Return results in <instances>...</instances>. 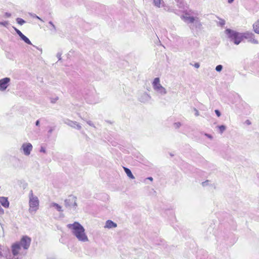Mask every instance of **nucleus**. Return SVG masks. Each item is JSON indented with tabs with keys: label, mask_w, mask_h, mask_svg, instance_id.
<instances>
[{
	"label": "nucleus",
	"mask_w": 259,
	"mask_h": 259,
	"mask_svg": "<svg viewBox=\"0 0 259 259\" xmlns=\"http://www.w3.org/2000/svg\"><path fill=\"white\" fill-rule=\"evenodd\" d=\"M67 227L79 241L81 242L89 241V238L85 233L84 228L78 222H75L73 224H69L67 225Z\"/></svg>",
	"instance_id": "nucleus-1"
},
{
	"label": "nucleus",
	"mask_w": 259,
	"mask_h": 259,
	"mask_svg": "<svg viewBox=\"0 0 259 259\" xmlns=\"http://www.w3.org/2000/svg\"><path fill=\"white\" fill-rule=\"evenodd\" d=\"M29 212L34 214L38 209L39 201L38 197L34 195L32 190H30L29 195Z\"/></svg>",
	"instance_id": "nucleus-2"
},
{
	"label": "nucleus",
	"mask_w": 259,
	"mask_h": 259,
	"mask_svg": "<svg viewBox=\"0 0 259 259\" xmlns=\"http://www.w3.org/2000/svg\"><path fill=\"white\" fill-rule=\"evenodd\" d=\"M152 86L156 94L160 97L164 96L167 93V90L161 84L159 77H155L153 79Z\"/></svg>",
	"instance_id": "nucleus-3"
},
{
	"label": "nucleus",
	"mask_w": 259,
	"mask_h": 259,
	"mask_svg": "<svg viewBox=\"0 0 259 259\" xmlns=\"http://www.w3.org/2000/svg\"><path fill=\"white\" fill-rule=\"evenodd\" d=\"M225 33L236 45H239L243 39V33H240L229 28L225 30Z\"/></svg>",
	"instance_id": "nucleus-4"
},
{
	"label": "nucleus",
	"mask_w": 259,
	"mask_h": 259,
	"mask_svg": "<svg viewBox=\"0 0 259 259\" xmlns=\"http://www.w3.org/2000/svg\"><path fill=\"white\" fill-rule=\"evenodd\" d=\"M181 18L186 23H194V26L196 28H200L202 26L198 17L189 16L188 13H186L185 15H182Z\"/></svg>",
	"instance_id": "nucleus-5"
},
{
	"label": "nucleus",
	"mask_w": 259,
	"mask_h": 259,
	"mask_svg": "<svg viewBox=\"0 0 259 259\" xmlns=\"http://www.w3.org/2000/svg\"><path fill=\"white\" fill-rule=\"evenodd\" d=\"M26 251L18 243H15L12 245V252L14 256H24L27 253Z\"/></svg>",
	"instance_id": "nucleus-6"
},
{
	"label": "nucleus",
	"mask_w": 259,
	"mask_h": 259,
	"mask_svg": "<svg viewBox=\"0 0 259 259\" xmlns=\"http://www.w3.org/2000/svg\"><path fill=\"white\" fill-rule=\"evenodd\" d=\"M33 149L32 145L29 142H25L22 144L20 148V151L25 156H28Z\"/></svg>",
	"instance_id": "nucleus-7"
},
{
	"label": "nucleus",
	"mask_w": 259,
	"mask_h": 259,
	"mask_svg": "<svg viewBox=\"0 0 259 259\" xmlns=\"http://www.w3.org/2000/svg\"><path fill=\"white\" fill-rule=\"evenodd\" d=\"M31 241V240L30 237L27 236H24L22 237L19 242L16 243L19 244L22 247L27 250L30 246Z\"/></svg>",
	"instance_id": "nucleus-8"
},
{
	"label": "nucleus",
	"mask_w": 259,
	"mask_h": 259,
	"mask_svg": "<svg viewBox=\"0 0 259 259\" xmlns=\"http://www.w3.org/2000/svg\"><path fill=\"white\" fill-rule=\"evenodd\" d=\"M84 99L87 103L91 104H96L98 103L99 100L98 96L94 93L86 95L84 97Z\"/></svg>",
	"instance_id": "nucleus-9"
},
{
	"label": "nucleus",
	"mask_w": 259,
	"mask_h": 259,
	"mask_svg": "<svg viewBox=\"0 0 259 259\" xmlns=\"http://www.w3.org/2000/svg\"><path fill=\"white\" fill-rule=\"evenodd\" d=\"M65 206L67 207H74L77 206L76 198L73 196H70L65 200Z\"/></svg>",
	"instance_id": "nucleus-10"
},
{
	"label": "nucleus",
	"mask_w": 259,
	"mask_h": 259,
	"mask_svg": "<svg viewBox=\"0 0 259 259\" xmlns=\"http://www.w3.org/2000/svg\"><path fill=\"white\" fill-rule=\"evenodd\" d=\"M243 38L248 39V41L253 44H257L258 41L255 38L254 34L249 31L243 33Z\"/></svg>",
	"instance_id": "nucleus-11"
},
{
	"label": "nucleus",
	"mask_w": 259,
	"mask_h": 259,
	"mask_svg": "<svg viewBox=\"0 0 259 259\" xmlns=\"http://www.w3.org/2000/svg\"><path fill=\"white\" fill-rule=\"evenodd\" d=\"M10 81V78L9 77H5L0 79V90L2 91L6 90L8 87Z\"/></svg>",
	"instance_id": "nucleus-12"
},
{
	"label": "nucleus",
	"mask_w": 259,
	"mask_h": 259,
	"mask_svg": "<svg viewBox=\"0 0 259 259\" xmlns=\"http://www.w3.org/2000/svg\"><path fill=\"white\" fill-rule=\"evenodd\" d=\"M65 123L69 126L78 130H80L81 128V125L76 121L68 120L67 121H65Z\"/></svg>",
	"instance_id": "nucleus-13"
},
{
	"label": "nucleus",
	"mask_w": 259,
	"mask_h": 259,
	"mask_svg": "<svg viewBox=\"0 0 259 259\" xmlns=\"http://www.w3.org/2000/svg\"><path fill=\"white\" fill-rule=\"evenodd\" d=\"M117 224L113 222L112 221L108 220L105 222L104 228L112 229L117 227Z\"/></svg>",
	"instance_id": "nucleus-14"
},
{
	"label": "nucleus",
	"mask_w": 259,
	"mask_h": 259,
	"mask_svg": "<svg viewBox=\"0 0 259 259\" xmlns=\"http://www.w3.org/2000/svg\"><path fill=\"white\" fill-rule=\"evenodd\" d=\"M0 204L5 208H8L10 204L8 198L3 196H0Z\"/></svg>",
	"instance_id": "nucleus-15"
},
{
	"label": "nucleus",
	"mask_w": 259,
	"mask_h": 259,
	"mask_svg": "<svg viewBox=\"0 0 259 259\" xmlns=\"http://www.w3.org/2000/svg\"><path fill=\"white\" fill-rule=\"evenodd\" d=\"M151 96L147 93H144L140 97L139 100L141 102L145 103L150 100Z\"/></svg>",
	"instance_id": "nucleus-16"
},
{
	"label": "nucleus",
	"mask_w": 259,
	"mask_h": 259,
	"mask_svg": "<svg viewBox=\"0 0 259 259\" xmlns=\"http://www.w3.org/2000/svg\"><path fill=\"white\" fill-rule=\"evenodd\" d=\"M153 4L154 6L159 8L164 5V3L163 0H153Z\"/></svg>",
	"instance_id": "nucleus-17"
},
{
	"label": "nucleus",
	"mask_w": 259,
	"mask_h": 259,
	"mask_svg": "<svg viewBox=\"0 0 259 259\" xmlns=\"http://www.w3.org/2000/svg\"><path fill=\"white\" fill-rule=\"evenodd\" d=\"M50 207H54L57 210H58L59 212L63 211L62 206L56 203L53 202V203H51Z\"/></svg>",
	"instance_id": "nucleus-18"
},
{
	"label": "nucleus",
	"mask_w": 259,
	"mask_h": 259,
	"mask_svg": "<svg viewBox=\"0 0 259 259\" xmlns=\"http://www.w3.org/2000/svg\"><path fill=\"white\" fill-rule=\"evenodd\" d=\"M253 28L256 33L259 34V20L253 24Z\"/></svg>",
	"instance_id": "nucleus-19"
},
{
	"label": "nucleus",
	"mask_w": 259,
	"mask_h": 259,
	"mask_svg": "<svg viewBox=\"0 0 259 259\" xmlns=\"http://www.w3.org/2000/svg\"><path fill=\"white\" fill-rule=\"evenodd\" d=\"M124 170L127 176L131 179H135V177L134 175H133L131 170L126 167H124Z\"/></svg>",
	"instance_id": "nucleus-20"
},
{
	"label": "nucleus",
	"mask_w": 259,
	"mask_h": 259,
	"mask_svg": "<svg viewBox=\"0 0 259 259\" xmlns=\"http://www.w3.org/2000/svg\"><path fill=\"white\" fill-rule=\"evenodd\" d=\"M175 1L177 3L178 6L180 8H184L185 7V3L184 0H175Z\"/></svg>",
	"instance_id": "nucleus-21"
},
{
	"label": "nucleus",
	"mask_w": 259,
	"mask_h": 259,
	"mask_svg": "<svg viewBox=\"0 0 259 259\" xmlns=\"http://www.w3.org/2000/svg\"><path fill=\"white\" fill-rule=\"evenodd\" d=\"M21 39L23 40L25 43L28 44V45H32L30 40L28 38H27L25 35L23 34L21 37Z\"/></svg>",
	"instance_id": "nucleus-22"
},
{
	"label": "nucleus",
	"mask_w": 259,
	"mask_h": 259,
	"mask_svg": "<svg viewBox=\"0 0 259 259\" xmlns=\"http://www.w3.org/2000/svg\"><path fill=\"white\" fill-rule=\"evenodd\" d=\"M217 127L219 130L220 133L221 134L226 130V126L224 125H219Z\"/></svg>",
	"instance_id": "nucleus-23"
},
{
	"label": "nucleus",
	"mask_w": 259,
	"mask_h": 259,
	"mask_svg": "<svg viewBox=\"0 0 259 259\" xmlns=\"http://www.w3.org/2000/svg\"><path fill=\"white\" fill-rule=\"evenodd\" d=\"M16 21L20 25H22L25 23V21L23 19L20 18H17Z\"/></svg>",
	"instance_id": "nucleus-24"
},
{
	"label": "nucleus",
	"mask_w": 259,
	"mask_h": 259,
	"mask_svg": "<svg viewBox=\"0 0 259 259\" xmlns=\"http://www.w3.org/2000/svg\"><path fill=\"white\" fill-rule=\"evenodd\" d=\"M219 20L220 21L218 23L219 25L223 26L225 24V21L224 19L219 18Z\"/></svg>",
	"instance_id": "nucleus-25"
},
{
	"label": "nucleus",
	"mask_w": 259,
	"mask_h": 259,
	"mask_svg": "<svg viewBox=\"0 0 259 259\" xmlns=\"http://www.w3.org/2000/svg\"><path fill=\"white\" fill-rule=\"evenodd\" d=\"M49 129L48 132V136H50L51 135L52 132L54 131L55 127H49Z\"/></svg>",
	"instance_id": "nucleus-26"
},
{
	"label": "nucleus",
	"mask_w": 259,
	"mask_h": 259,
	"mask_svg": "<svg viewBox=\"0 0 259 259\" xmlns=\"http://www.w3.org/2000/svg\"><path fill=\"white\" fill-rule=\"evenodd\" d=\"M223 69V66L222 65H218L215 67V70L218 72H220Z\"/></svg>",
	"instance_id": "nucleus-27"
},
{
	"label": "nucleus",
	"mask_w": 259,
	"mask_h": 259,
	"mask_svg": "<svg viewBox=\"0 0 259 259\" xmlns=\"http://www.w3.org/2000/svg\"><path fill=\"white\" fill-rule=\"evenodd\" d=\"M14 30L18 34V35L20 36V37L23 34L19 29L17 28L14 27Z\"/></svg>",
	"instance_id": "nucleus-28"
},
{
	"label": "nucleus",
	"mask_w": 259,
	"mask_h": 259,
	"mask_svg": "<svg viewBox=\"0 0 259 259\" xmlns=\"http://www.w3.org/2000/svg\"><path fill=\"white\" fill-rule=\"evenodd\" d=\"M49 24H50L51 25V27H53L54 32H56V26H55V25L53 24V23L52 21H50L49 22Z\"/></svg>",
	"instance_id": "nucleus-29"
},
{
	"label": "nucleus",
	"mask_w": 259,
	"mask_h": 259,
	"mask_svg": "<svg viewBox=\"0 0 259 259\" xmlns=\"http://www.w3.org/2000/svg\"><path fill=\"white\" fill-rule=\"evenodd\" d=\"M62 54V52L57 53V54L56 55V57L58 58L59 60H61Z\"/></svg>",
	"instance_id": "nucleus-30"
},
{
	"label": "nucleus",
	"mask_w": 259,
	"mask_h": 259,
	"mask_svg": "<svg viewBox=\"0 0 259 259\" xmlns=\"http://www.w3.org/2000/svg\"><path fill=\"white\" fill-rule=\"evenodd\" d=\"M2 249L1 246L0 245V259H4L5 257L2 252Z\"/></svg>",
	"instance_id": "nucleus-31"
},
{
	"label": "nucleus",
	"mask_w": 259,
	"mask_h": 259,
	"mask_svg": "<svg viewBox=\"0 0 259 259\" xmlns=\"http://www.w3.org/2000/svg\"><path fill=\"white\" fill-rule=\"evenodd\" d=\"M40 152H42V153H46V148L42 146H41L40 147V150H39Z\"/></svg>",
	"instance_id": "nucleus-32"
},
{
	"label": "nucleus",
	"mask_w": 259,
	"mask_h": 259,
	"mask_svg": "<svg viewBox=\"0 0 259 259\" xmlns=\"http://www.w3.org/2000/svg\"><path fill=\"white\" fill-rule=\"evenodd\" d=\"M174 125L176 128H179L181 125V124L180 122H176L174 124Z\"/></svg>",
	"instance_id": "nucleus-33"
},
{
	"label": "nucleus",
	"mask_w": 259,
	"mask_h": 259,
	"mask_svg": "<svg viewBox=\"0 0 259 259\" xmlns=\"http://www.w3.org/2000/svg\"><path fill=\"white\" fill-rule=\"evenodd\" d=\"M215 113L218 117H220L221 115V112L219 110H215Z\"/></svg>",
	"instance_id": "nucleus-34"
},
{
	"label": "nucleus",
	"mask_w": 259,
	"mask_h": 259,
	"mask_svg": "<svg viewBox=\"0 0 259 259\" xmlns=\"http://www.w3.org/2000/svg\"><path fill=\"white\" fill-rule=\"evenodd\" d=\"M33 18H36V19H37L39 20L40 21H41L43 22V20H42L40 18H39L38 16H37V15H36L35 14H34V15H33Z\"/></svg>",
	"instance_id": "nucleus-35"
},
{
	"label": "nucleus",
	"mask_w": 259,
	"mask_h": 259,
	"mask_svg": "<svg viewBox=\"0 0 259 259\" xmlns=\"http://www.w3.org/2000/svg\"><path fill=\"white\" fill-rule=\"evenodd\" d=\"M7 24H8V22H7V21L0 22V25L6 26Z\"/></svg>",
	"instance_id": "nucleus-36"
},
{
	"label": "nucleus",
	"mask_w": 259,
	"mask_h": 259,
	"mask_svg": "<svg viewBox=\"0 0 259 259\" xmlns=\"http://www.w3.org/2000/svg\"><path fill=\"white\" fill-rule=\"evenodd\" d=\"M87 122L90 126L95 127L94 124H93V123L91 121H87Z\"/></svg>",
	"instance_id": "nucleus-37"
},
{
	"label": "nucleus",
	"mask_w": 259,
	"mask_h": 259,
	"mask_svg": "<svg viewBox=\"0 0 259 259\" xmlns=\"http://www.w3.org/2000/svg\"><path fill=\"white\" fill-rule=\"evenodd\" d=\"M208 183V181H206L202 182V185L204 187V186H206L207 185Z\"/></svg>",
	"instance_id": "nucleus-38"
},
{
	"label": "nucleus",
	"mask_w": 259,
	"mask_h": 259,
	"mask_svg": "<svg viewBox=\"0 0 259 259\" xmlns=\"http://www.w3.org/2000/svg\"><path fill=\"white\" fill-rule=\"evenodd\" d=\"M205 136L210 139H211L212 138V137L211 136V135H210L209 134H205Z\"/></svg>",
	"instance_id": "nucleus-39"
},
{
	"label": "nucleus",
	"mask_w": 259,
	"mask_h": 259,
	"mask_svg": "<svg viewBox=\"0 0 259 259\" xmlns=\"http://www.w3.org/2000/svg\"><path fill=\"white\" fill-rule=\"evenodd\" d=\"M194 67H195V68H198L199 67V66H200V65H199V63H195V64H194Z\"/></svg>",
	"instance_id": "nucleus-40"
},
{
	"label": "nucleus",
	"mask_w": 259,
	"mask_h": 259,
	"mask_svg": "<svg viewBox=\"0 0 259 259\" xmlns=\"http://www.w3.org/2000/svg\"><path fill=\"white\" fill-rule=\"evenodd\" d=\"M194 110H195V115L196 116H198L199 115V112H198V111L197 109H195Z\"/></svg>",
	"instance_id": "nucleus-41"
},
{
	"label": "nucleus",
	"mask_w": 259,
	"mask_h": 259,
	"mask_svg": "<svg viewBox=\"0 0 259 259\" xmlns=\"http://www.w3.org/2000/svg\"><path fill=\"white\" fill-rule=\"evenodd\" d=\"M11 14L10 13H5V16L7 17H10L11 16Z\"/></svg>",
	"instance_id": "nucleus-42"
},
{
	"label": "nucleus",
	"mask_w": 259,
	"mask_h": 259,
	"mask_svg": "<svg viewBox=\"0 0 259 259\" xmlns=\"http://www.w3.org/2000/svg\"><path fill=\"white\" fill-rule=\"evenodd\" d=\"M35 125L36 126H38L39 125V120H37L36 121Z\"/></svg>",
	"instance_id": "nucleus-43"
},
{
	"label": "nucleus",
	"mask_w": 259,
	"mask_h": 259,
	"mask_svg": "<svg viewBox=\"0 0 259 259\" xmlns=\"http://www.w3.org/2000/svg\"><path fill=\"white\" fill-rule=\"evenodd\" d=\"M13 166L16 168H20L21 167V166H19L18 165H16V164H14Z\"/></svg>",
	"instance_id": "nucleus-44"
},
{
	"label": "nucleus",
	"mask_w": 259,
	"mask_h": 259,
	"mask_svg": "<svg viewBox=\"0 0 259 259\" xmlns=\"http://www.w3.org/2000/svg\"><path fill=\"white\" fill-rule=\"evenodd\" d=\"M146 179H147V180H150V181H153V178H152V177H148V178H147Z\"/></svg>",
	"instance_id": "nucleus-45"
},
{
	"label": "nucleus",
	"mask_w": 259,
	"mask_h": 259,
	"mask_svg": "<svg viewBox=\"0 0 259 259\" xmlns=\"http://www.w3.org/2000/svg\"><path fill=\"white\" fill-rule=\"evenodd\" d=\"M234 1V0H228V2L229 4H231V3H232Z\"/></svg>",
	"instance_id": "nucleus-46"
},
{
	"label": "nucleus",
	"mask_w": 259,
	"mask_h": 259,
	"mask_svg": "<svg viewBox=\"0 0 259 259\" xmlns=\"http://www.w3.org/2000/svg\"><path fill=\"white\" fill-rule=\"evenodd\" d=\"M50 30H51V31L54 32L53 27H51V28H50Z\"/></svg>",
	"instance_id": "nucleus-47"
},
{
	"label": "nucleus",
	"mask_w": 259,
	"mask_h": 259,
	"mask_svg": "<svg viewBox=\"0 0 259 259\" xmlns=\"http://www.w3.org/2000/svg\"><path fill=\"white\" fill-rule=\"evenodd\" d=\"M47 259H55L54 257H48Z\"/></svg>",
	"instance_id": "nucleus-48"
},
{
	"label": "nucleus",
	"mask_w": 259,
	"mask_h": 259,
	"mask_svg": "<svg viewBox=\"0 0 259 259\" xmlns=\"http://www.w3.org/2000/svg\"><path fill=\"white\" fill-rule=\"evenodd\" d=\"M247 123L250 124V122L248 120H247Z\"/></svg>",
	"instance_id": "nucleus-49"
},
{
	"label": "nucleus",
	"mask_w": 259,
	"mask_h": 259,
	"mask_svg": "<svg viewBox=\"0 0 259 259\" xmlns=\"http://www.w3.org/2000/svg\"><path fill=\"white\" fill-rule=\"evenodd\" d=\"M17 160V161H18V162H19V161H20V160H19V159H18Z\"/></svg>",
	"instance_id": "nucleus-50"
},
{
	"label": "nucleus",
	"mask_w": 259,
	"mask_h": 259,
	"mask_svg": "<svg viewBox=\"0 0 259 259\" xmlns=\"http://www.w3.org/2000/svg\"><path fill=\"white\" fill-rule=\"evenodd\" d=\"M33 47L37 49V48L35 46H33Z\"/></svg>",
	"instance_id": "nucleus-51"
},
{
	"label": "nucleus",
	"mask_w": 259,
	"mask_h": 259,
	"mask_svg": "<svg viewBox=\"0 0 259 259\" xmlns=\"http://www.w3.org/2000/svg\"><path fill=\"white\" fill-rule=\"evenodd\" d=\"M15 259H19V257H17V258H16Z\"/></svg>",
	"instance_id": "nucleus-52"
}]
</instances>
